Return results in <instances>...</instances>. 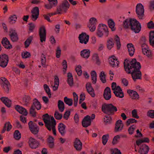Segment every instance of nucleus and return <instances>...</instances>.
Segmentation results:
<instances>
[{
  "label": "nucleus",
  "instance_id": "1",
  "mask_svg": "<svg viewBox=\"0 0 154 154\" xmlns=\"http://www.w3.org/2000/svg\"><path fill=\"white\" fill-rule=\"evenodd\" d=\"M124 64L125 71L128 73L131 74L132 79L134 81L137 79H141V72L139 70L141 65L139 62H137L135 58L131 61L126 59Z\"/></svg>",
  "mask_w": 154,
  "mask_h": 154
},
{
  "label": "nucleus",
  "instance_id": "2",
  "mask_svg": "<svg viewBox=\"0 0 154 154\" xmlns=\"http://www.w3.org/2000/svg\"><path fill=\"white\" fill-rule=\"evenodd\" d=\"M101 109L104 113L109 115H113L114 112L117 111L116 107L111 103L103 104Z\"/></svg>",
  "mask_w": 154,
  "mask_h": 154
},
{
  "label": "nucleus",
  "instance_id": "3",
  "mask_svg": "<svg viewBox=\"0 0 154 154\" xmlns=\"http://www.w3.org/2000/svg\"><path fill=\"white\" fill-rule=\"evenodd\" d=\"M69 6L70 5L67 0H64L57 8V14H61L66 13Z\"/></svg>",
  "mask_w": 154,
  "mask_h": 154
},
{
  "label": "nucleus",
  "instance_id": "4",
  "mask_svg": "<svg viewBox=\"0 0 154 154\" xmlns=\"http://www.w3.org/2000/svg\"><path fill=\"white\" fill-rule=\"evenodd\" d=\"M97 35L99 37H101L103 35L106 37L108 36L109 31L107 26L103 24H100L97 32Z\"/></svg>",
  "mask_w": 154,
  "mask_h": 154
},
{
  "label": "nucleus",
  "instance_id": "5",
  "mask_svg": "<svg viewBox=\"0 0 154 154\" xmlns=\"http://www.w3.org/2000/svg\"><path fill=\"white\" fill-rule=\"evenodd\" d=\"M131 29L135 33H139L141 30V26L139 21L136 19H133L130 21Z\"/></svg>",
  "mask_w": 154,
  "mask_h": 154
},
{
  "label": "nucleus",
  "instance_id": "6",
  "mask_svg": "<svg viewBox=\"0 0 154 154\" xmlns=\"http://www.w3.org/2000/svg\"><path fill=\"white\" fill-rule=\"evenodd\" d=\"M144 10L143 5L141 3L138 4L136 8V12L138 18L141 20L143 18Z\"/></svg>",
  "mask_w": 154,
  "mask_h": 154
},
{
  "label": "nucleus",
  "instance_id": "7",
  "mask_svg": "<svg viewBox=\"0 0 154 154\" xmlns=\"http://www.w3.org/2000/svg\"><path fill=\"white\" fill-rule=\"evenodd\" d=\"M9 61V57L6 54H2L0 55V66L2 68H5L8 64Z\"/></svg>",
  "mask_w": 154,
  "mask_h": 154
},
{
  "label": "nucleus",
  "instance_id": "8",
  "mask_svg": "<svg viewBox=\"0 0 154 154\" xmlns=\"http://www.w3.org/2000/svg\"><path fill=\"white\" fill-rule=\"evenodd\" d=\"M29 129L32 133L34 134H37L39 131V128L37 125L33 123L32 121H30L28 123Z\"/></svg>",
  "mask_w": 154,
  "mask_h": 154
},
{
  "label": "nucleus",
  "instance_id": "9",
  "mask_svg": "<svg viewBox=\"0 0 154 154\" xmlns=\"http://www.w3.org/2000/svg\"><path fill=\"white\" fill-rule=\"evenodd\" d=\"M78 38L80 43L86 44L89 41V36L85 32H82L79 35Z\"/></svg>",
  "mask_w": 154,
  "mask_h": 154
},
{
  "label": "nucleus",
  "instance_id": "10",
  "mask_svg": "<svg viewBox=\"0 0 154 154\" xmlns=\"http://www.w3.org/2000/svg\"><path fill=\"white\" fill-rule=\"evenodd\" d=\"M39 34L40 41L42 42H45L46 38V30L44 26H42L40 28Z\"/></svg>",
  "mask_w": 154,
  "mask_h": 154
},
{
  "label": "nucleus",
  "instance_id": "11",
  "mask_svg": "<svg viewBox=\"0 0 154 154\" xmlns=\"http://www.w3.org/2000/svg\"><path fill=\"white\" fill-rule=\"evenodd\" d=\"M149 150V146L145 144H143L139 146L138 152L139 154H147Z\"/></svg>",
  "mask_w": 154,
  "mask_h": 154
},
{
  "label": "nucleus",
  "instance_id": "12",
  "mask_svg": "<svg viewBox=\"0 0 154 154\" xmlns=\"http://www.w3.org/2000/svg\"><path fill=\"white\" fill-rule=\"evenodd\" d=\"M32 15L31 19L34 21H35L38 17L39 15V10L38 7L33 8L31 11Z\"/></svg>",
  "mask_w": 154,
  "mask_h": 154
},
{
  "label": "nucleus",
  "instance_id": "13",
  "mask_svg": "<svg viewBox=\"0 0 154 154\" xmlns=\"http://www.w3.org/2000/svg\"><path fill=\"white\" fill-rule=\"evenodd\" d=\"M42 118L45 123V125L47 129L51 131V128H49L50 125V117L47 113L44 115L42 116Z\"/></svg>",
  "mask_w": 154,
  "mask_h": 154
},
{
  "label": "nucleus",
  "instance_id": "14",
  "mask_svg": "<svg viewBox=\"0 0 154 154\" xmlns=\"http://www.w3.org/2000/svg\"><path fill=\"white\" fill-rule=\"evenodd\" d=\"M9 35L12 42H16L18 40V36L15 30L13 29H11L9 31Z\"/></svg>",
  "mask_w": 154,
  "mask_h": 154
},
{
  "label": "nucleus",
  "instance_id": "15",
  "mask_svg": "<svg viewBox=\"0 0 154 154\" xmlns=\"http://www.w3.org/2000/svg\"><path fill=\"white\" fill-rule=\"evenodd\" d=\"M29 143L30 147L33 149L37 148L39 145V142L32 137L29 138Z\"/></svg>",
  "mask_w": 154,
  "mask_h": 154
},
{
  "label": "nucleus",
  "instance_id": "16",
  "mask_svg": "<svg viewBox=\"0 0 154 154\" xmlns=\"http://www.w3.org/2000/svg\"><path fill=\"white\" fill-rule=\"evenodd\" d=\"M91 124V117L88 115L84 118L82 122V125L84 127H88Z\"/></svg>",
  "mask_w": 154,
  "mask_h": 154
},
{
  "label": "nucleus",
  "instance_id": "17",
  "mask_svg": "<svg viewBox=\"0 0 154 154\" xmlns=\"http://www.w3.org/2000/svg\"><path fill=\"white\" fill-rule=\"evenodd\" d=\"M123 127V124L122 121L121 120H118L115 124V131L118 132L121 131Z\"/></svg>",
  "mask_w": 154,
  "mask_h": 154
},
{
  "label": "nucleus",
  "instance_id": "18",
  "mask_svg": "<svg viewBox=\"0 0 154 154\" xmlns=\"http://www.w3.org/2000/svg\"><path fill=\"white\" fill-rule=\"evenodd\" d=\"M103 96L104 99L106 100H109L111 97V90L109 87H106L105 89Z\"/></svg>",
  "mask_w": 154,
  "mask_h": 154
},
{
  "label": "nucleus",
  "instance_id": "19",
  "mask_svg": "<svg viewBox=\"0 0 154 154\" xmlns=\"http://www.w3.org/2000/svg\"><path fill=\"white\" fill-rule=\"evenodd\" d=\"M109 63L110 65L113 67L118 66L119 63V61H117V58L114 56H112L110 57Z\"/></svg>",
  "mask_w": 154,
  "mask_h": 154
},
{
  "label": "nucleus",
  "instance_id": "20",
  "mask_svg": "<svg viewBox=\"0 0 154 154\" xmlns=\"http://www.w3.org/2000/svg\"><path fill=\"white\" fill-rule=\"evenodd\" d=\"M2 43L5 48L7 49H10L12 48L11 45L7 38L6 37L4 38L2 41Z\"/></svg>",
  "mask_w": 154,
  "mask_h": 154
},
{
  "label": "nucleus",
  "instance_id": "21",
  "mask_svg": "<svg viewBox=\"0 0 154 154\" xmlns=\"http://www.w3.org/2000/svg\"><path fill=\"white\" fill-rule=\"evenodd\" d=\"M86 88L87 91L88 93L92 97H94L95 96L94 93V90L90 83H88L86 84Z\"/></svg>",
  "mask_w": 154,
  "mask_h": 154
},
{
  "label": "nucleus",
  "instance_id": "22",
  "mask_svg": "<svg viewBox=\"0 0 154 154\" xmlns=\"http://www.w3.org/2000/svg\"><path fill=\"white\" fill-rule=\"evenodd\" d=\"M15 108L20 113L23 114L24 116L27 115L28 112L25 108L19 105L16 106Z\"/></svg>",
  "mask_w": 154,
  "mask_h": 154
},
{
  "label": "nucleus",
  "instance_id": "23",
  "mask_svg": "<svg viewBox=\"0 0 154 154\" xmlns=\"http://www.w3.org/2000/svg\"><path fill=\"white\" fill-rule=\"evenodd\" d=\"M65 128L66 126L63 123H60L59 124L58 126V129L59 132L62 136H64L66 133Z\"/></svg>",
  "mask_w": 154,
  "mask_h": 154
},
{
  "label": "nucleus",
  "instance_id": "24",
  "mask_svg": "<svg viewBox=\"0 0 154 154\" xmlns=\"http://www.w3.org/2000/svg\"><path fill=\"white\" fill-rule=\"evenodd\" d=\"M54 139L50 135L48 136L47 138V143L48 147L51 149H53L54 147Z\"/></svg>",
  "mask_w": 154,
  "mask_h": 154
},
{
  "label": "nucleus",
  "instance_id": "25",
  "mask_svg": "<svg viewBox=\"0 0 154 154\" xmlns=\"http://www.w3.org/2000/svg\"><path fill=\"white\" fill-rule=\"evenodd\" d=\"M127 92L132 99H138L139 98V95L136 91L131 90H128Z\"/></svg>",
  "mask_w": 154,
  "mask_h": 154
},
{
  "label": "nucleus",
  "instance_id": "26",
  "mask_svg": "<svg viewBox=\"0 0 154 154\" xmlns=\"http://www.w3.org/2000/svg\"><path fill=\"white\" fill-rule=\"evenodd\" d=\"M82 143L79 140L76 138L74 142V146L76 150L78 151H80L82 148Z\"/></svg>",
  "mask_w": 154,
  "mask_h": 154
},
{
  "label": "nucleus",
  "instance_id": "27",
  "mask_svg": "<svg viewBox=\"0 0 154 154\" xmlns=\"http://www.w3.org/2000/svg\"><path fill=\"white\" fill-rule=\"evenodd\" d=\"M127 46L129 55L131 57L134 54L135 51L134 45L132 43H128L127 44Z\"/></svg>",
  "mask_w": 154,
  "mask_h": 154
},
{
  "label": "nucleus",
  "instance_id": "28",
  "mask_svg": "<svg viewBox=\"0 0 154 154\" xmlns=\"http://www.w3.org/2000/svg\"><path fill=\"white\" fill-rule=\"evenodd\" d=\"M8 107L11 106V101L8 98L5 97H2L0 99Z\"/></svg>",
  "mask_w": 154,
  "mask_h": 154
},
{
  "label": "nucleus",
  "instance_id": "29",
  "mask_svg": "<svg viewBox=\"0 0 154 154\" xmlns=\"http://www.w3.org/2000/svg\"><path fill=\"white\" fill-rule=\"evenodd\" d=\"M90 51L88 49H84L81 51V56L84 58H88L90 55Z\"/></svg>",
  "mask_w": 154,
  "mask_h": 154
},
{
  "label": "nucleus",
  "instance_id": "30",
  "mask_svg": "<svg viewBox=\"0 0 154 154\" xmlns=\"http://www.w3.org/2000/svg\"><path fill=\"white\" fill-rule=\"evenodd\" d=\"M149 42L150 45L154 47V31H151L150 32Z\"/></svg>",
  "mask_w": 154,
  "mask_h": 154
},
{
  "label": "nucleus",
  "instance_id": "31",
  "mask_svg": "<svg viewBox=\"0 0 154 154\" xmlns=\"http://www.w3.org/2000/svg\"><path fill=\"white\" fill-rule=\"evenodd\" d=\"M113 93L116 97L119 98H122L124 96L123 93L121 88L120 90H117L116 91H113Z\"/></svg>",
  "mask_w": 154,
  "mask_h": 154
},
{
  "label": "nucleus",
  "instance_id": "32",
  "mask_svg": "<svg viewBox=\"0 0 154 154\" xmlns=\"http://www.w3.org/2000/svg\"><path fill=\"white\" fill-rule=\"evenodd\" d=\"M67 82L70 87H72L73 85V81L72 73L70 72L68 73L67 74Z\"/></svg>",
  "mask_w": 154,
  "mask_h": 154
},
{
  "label": "nucleus",
  "instance_id": "33",
  "mask_svg": "<svg viewBox=\"0 0 154 154\" xmlns=\"http://www.w3.org/2000/svg\"><path fill=\"white\" fill-rule=\"evenodd\" d=\"M58 107L59 111L62 112L65 108L64 104L63 102L61 100H59L58 103Z\"/></svg>",
  "mask_w": 154,
  "mask_h": 154
},
{
  "label": "nucleus",
  "instance_id": "34",
  "mask_svg": "<svg viewBox=\"0 0 154 154\" xmlns=\"http://www.w3.org/2000/svg\"><path fill=\"white\" fill-rule=\"evenodd\" d=\"M54 83V86L53 87V90L55 91L57 89L59 83V78L57 76L55 77Z\"/></svg>",
  "mask_w": 154,
  "mask_h": 154
},
{
  "label": "nucleus",
  "instance_id": "35",
  "mask_svg": "<svg viewBox=\"0 0 154 154\" xmlns=\"http://www.w3.org/2000/svg\"><path fill=\"white\" fill-rule=\"evenodd\" d=\"M32 105H33V107H35L38 110L40 109L41 108V106L40 103L36 99H34L33 104Z\"/></svg>",
  "mask_w": 154,
  "mask_h": 154
},
{
  "label": "nucleus",
  "instance_id": "36",
  "mask_svg": "<svg viewBox=\"0 0 154 154\" xmlns=\"http://www.w3.org/2000/svg\"><path fill=\"white\" fill-rule=\"evenodd\" d=\"M131 20H133V19L130 18L129 20L126 19L123 22V26L125 29H127L131 27L130 24V21Z\"/></svg>",
  "mask_w": 154,
  "mask_h": 154
},
{
  "label": "nucleus",
  "instance_id": "37",
  "mask_svg": "<svg viewBox=\"0 0 154 154\" xmlns=\"http://www.w3.org/2000/svg\"><path fill=\"white\" fill-rule=\"evenodd\" d=\"M56 14H57V12L49 13L46 14L44 15L43 16L45 20H47L49 22H51L52 21L50 20L49 17Z\"/></svg>",
  "mask_w": 154,
  "mask_h": 154
},
{
  "label": "nucleus",
  "instance_id": "38",
  "mask_svg": "<svg viewBox=\"0 0 154 154\" xmlns=\"http://www.w3.org/2000/svg\"><path fill=\"white\" fill-rule=\"evenodd\" d=\"M109 27L111 29L112 31H114L116 29L115 27V23L112 19H109L108 21Z\"/></svg>",
  "mask_w": 154,
  "mask_h": 154
},
{
  "label": "nucleus",
  "instance_id": "39",
  "mask_svg": "<svg viewBox=\"0 0 154 154\" xmlns=\"http://www.w3.org/2000/svg\"><path fill=\"white\" fill-rule=\"evenodd\" d=\"M91 79L93 84H96L97 81V74L95 71H92L91 72Z\"/></svg>",
  "mask_w": 154,
  "mask_h": 154
},
{
  "label": "nucleus",
  "instance_id": "40",
  "mask_svg": "<svg viewBox=\"0 0 154 154\" xmlns=\"http://www.w3.org/2000/svg\"><path fill=\"white\" fill-rule=\"evenodd\" d=\"M64 101L65 103L69 106H71L72 105L73 100L72 99L69 98L65 97L64 98Z\"/></svg>",
  "mask_w": 154,
  "mask_h": 154
},
{
  "label": "nucleus",
  "instance_id": "41",
  "mask_svg": "<svg viewBox=\"0 0 154 154\" xmlns=\"http://www.w3.org/2000/svg\"><path fill=\"white\" fill-rule=\"evenodd\" d=\"M113 39L112 38H110L109 39L107 42V48L109 50L113 47L114 43L112 42Z\"/></svg>",
  "mask_w": 154,
  "mask_h": 154
},
{
  "label": "nucleus",
  "instance_id": "42",
  "mask_svg": "<svg viewBox=\"0 0 154 154\" xmlns=\"http://www.w3.org/2000/svg\"><path fill=\"white\" fill-rule=\"evenodd\" d=\"M33 39V36H30L24 42L25 47L27 48L28 47L31 43Z\"/></svg>",
  "mask_w": 154,
  "mask_h": 154
},
{
  "label": "nucleus",
  "instance_id": "43",
  "mask_svg": "<svg viewBox=\"0 0 154 154\" xmlns=\"http://www.w3.org/2000/svg\"><path fill=\"white\" fill-rule=\"evenodd\" d=\"M100 80L103 83H104L106 82V75L104 72L102 71L100 72Z\"/></svg>",
  "mask_w": 154,
  "mask_h": 154
},
{
  "label": "nucleus",
  "instance_id": "44",
  "mask_svg": "<svg viewBox=\"0 0 154 154\" xmlns=\"http://www.w3.org/2000/svg\"><path fill=\"white\" fill-rule=\"evenodd\" d=\"M14 137L16 140H19L20 139L21 137V134L18 130H17L14 131Z\"/></svg>",
  "mask_w": 154,
  "mask_h": 154
},
{
  "label": "nucleus",
  "instance_id": "45",
  "mask_svg": "<svg viewBox=\"0 0 154 154\" xmlns=\"http://www.w3.org/2000/svg\"><path fill=\"white\" fill-rule=\"evenodd\" d=\"M2 86L5 92L8 93L9 90V87L10 85L9 83L6 84H2Z\"/></svg>",
  "mask_w": 154,
  "mask_h": 154
},
{
  "label": "nucleus",
  "instance_id": "46",
  "mask_svg": "<svg viewBox=\"0 0 154 154\" xmlns=\"http://www.w3.org/2000/svg\"><path fill=\"white\" fill-rule=\"evenodd\" d=\"M109 137V135L107 134L105 135H103L102 137V143L104 145L106 144L107 142Z\"/></svg>",
  "mask_w": 154,
  "mask_h": 154
},
{
  "label": "nucleus",
  "instance_id": "47",
  "mask_svg": "<svg viewBox=\"0 0 154 154\" xmlns=\"http://www.w3.org/2000/svg\"><path fill=\"white\" fill-rule=\"evenodd\" d=\"M17 17L16 15H13L11 16L9 18V23H14L17 19Z\"/></svg>",
  "mask_w": 154,
  "mask_h": 154
},
{
  "label": "nucleus",
  "instance_id": "48",
  "mask_svg": "<svg viewBox=\"0 0 154 154\" xmlns=\"http://www.w3.org/2000/svg\"><path fill=\"white\" fill-rule=\"evenodd\" d=\"M115 40L116 42L117 48L118 49H119L121 47V44L119 38L117 35L116 36Z\"/></svg>",
  "mask_w": 154,
  "mask_h": 154
},
{
  "label": "nucleus",
  "instance_id": "49",
  "mask_svg": "<svg viewBox=\"0 0 154 154\" xmlns=\"http://www.w3.org/2000/svg\"><path fill=\"white\" fill-rule=\"evenodd\" d=\"M73 94L74 97V105L75 107H76L77 105L78 97L77 95L75 92L73 93Z\"/></svg>",
  "mask_w": 154,
  "mask_h": 154
},
{
  "label": "nucleus",
  "instance_id": "50",
  "mask_svg": "<svg viewBox=\"0 0 154 154\" xmlns=\"http://www.w3.org/2000/svg\"><path fill=\"white\" fill-rule=\"evenodd\" d=\"M44 89L46 92L48 94L49 98H51V94L50 90L48 85L46 84H45L44 85Z\"/></svg>",
  "mask_w": 154,
  "mask_h": 154
},
{
  "label": "nucleus",
  "instance_id": "51",
  "mask_svg": "<svg viewBox=\"0 0 154 154\" xmlns=\"http://www.w3.org/2000/svg\"><path fill=\"white\" fill-rule=\"evenodd\" d=\"M46 59L45 55L42 54L41 56V63L42 65L44 66L46 64Z\"/></svg>",
  "mask_w": 154,
  "mask_h": 154
},
{
  "label": "nucleus",
  "instance_id": "52",
  "mask_svg": "<svg viewBox=\"0 0 154 154\" xmlns=\"http://www.w3.org/2000/svg\"><path fill=\"white\" fill-rule=\"evenodd\" d=\"M111 154H122L120 150L117 148L112 149H110Z\"/></svg>",
  "mask_w": 154,
  "mask_h": 154
},
{
  "label": "nucleus",
  "instance_id": "53",
  "mask_svg": "<svg viewBox=\"0 0 154 154\" xmlns=\"http://www.w3.org/2000/svg\"><path fill=\"white\" fill-rule=\"evenodd\" d=\"M111 87L112 90L114 91H116L117 90H120L121 88L119 86H117L116 83L115 82L112 83Z\"/></svg>",
  "mask_w": 154,
  "mask_h": 154
},
{
  "label": "nucleus",
  "instance_id": "54",
  "mask_svg": "<svg viewBox=\"0 0 154 154\" xmlns=\"http://www.w3.org/2000/svg\"><path fill=\"white\" fill-rule=\"evenodd\" d=\"M54 116L55 119L57 120L61 119L63 117L62 114L60 113L58 111H56L54 114Z\"/></svg>",
  "mask_w": 154,
  "mask_h": 154
},
{
  "label": "nucleus",
  "instance_id": "55",
  "mask_svg": "<svg viewBox=\"0 0 154 154\" xmlns=\"http://www.w3.org/2000/svg\"><path fill=\"white\" fill-rule=\"evenodd\" d=\"M104 122L105 124H108L111 123L112 118L110 116H105V118L103 119Z\"/></svg>",
  "mask_w": 154,
  "mask_h": 154
},
{
  "label": "nucleus",
  "instance_id": "56",
  "mask_svg": "<svg viewBox=\"0 0 154 154\" xmlns=\"http://www.w3.org/2000/svg\"><path fill=\"white\" fill-rule=\"evenodd\" d=\"M35 108L33 105H32L29 111L30 114L33 117H35L36 116V112L35 110Z\"/></svg>",
  "mask_w": 154,
  "mask_h": 154
},
{
  "label": "nucleus",
  "instance_id": "57",
  "mask_svg": "<svg viewBox=\"0 0 154 154\" xmlns=\"http://www.w3.org/2000/svg\"><path fill=\"white\" fill-rule=\"evenodd\" d=\"M30 100L31 98L29 96H26L24 97L23 98V102L24 104L27 105Z\"/></svg>",
  "mask_w": 154,
  "mask_h": 154
},
{
  "label": "nucleus",
  "instance_id": "58",
  "mask_svg": "<svg viewBox=\"0 0 154 154\" xmlns=\"http://www.w3.org/2000/svg\"><path fill=\"white\" fill-rule=\"evenodd\" d=\"M137 120L133 118H130L128 119L126 121V124L127 126H129L131 124L134 123H136Z\"/></svg>",
  "mask_w": 154,
  "mask_h": 154
},
{
  "label": "nucleus",
  "instance_id": "59",
  "mask_svg": "<svg viewBox=\"0 0 154 154\" xmlns=\"http://www.w3.org/2000/svg\"><path fill=\"white\" fill-rule=\"evenodd\" d=\"M97 22V19L94 17L91 18L89 20V23H88L89 24L94 25H96Z\"/></svg>",
  "mask_w": 154,
  "mask_h": 154
},
{
  "label": "nucleus",
  "instance_id": "60",
  "mask_svg": "<svg viewBox=\"0 0 154 154\" xmlns=\"http://www.w3.org/2000/svg\"><path fill=\"white\" fill-rule=\"evenodd\" d=\"M81 66L80 65H79L75 69L76 71L79 76H81L82 75V71L81 69Z\"/></svg>",
  "mask_w": 154,
  "mask_h": 154
},
{
  "label": "nucleus",
  "instance_id": "61",
  "mask_svg": "<svg viewBox=\"0 0 154 154\" xmlns=\"http://www.w3.org/2000/svg\"><path fill=\"white\" fill-rule=\"evenodd\" d=\"M50 119V125L49 128H51V126H53L54 127V126H55L56 125V121L53 116H51Z\"/></svg>",
  "mask_w": 154,
  "mask_h": 154
},
{
  "label": "nucleus",
  "instance_id": "62",
  "mask_svg": "<svg viewBox=\"0 0 154 154\" xmlns=\"http://www.w3.org/2000/svg\"><path fill=\"white\" fill-rule=\"evenodd\" d=\"M136 129V127L134 125H132L130 126L128 129V131L129 134H132L133 133L134 130Z\"/></svg>",
  "mask_w": 154,
  "mask_h": 154
},
{
  "label": "nucleus",
  "instance_id": "63",
  "mask_svg": "<svg viewBox=\"0 0 154 154\" xmlns=\"http://www.w3.org/2000/svg\"><path fill=\"white\" fill-rule=\"evenodd\" d=\"M62 65L63 66V72L65 74L66 73V69L67 68V62L65 60H63L62 63Z\"/></svg>",
  "mask_w": 154,
  "mask_h": 154
},
{
  "label": "nucleus",
  "instance_id": "64",
  "mask_svg": "<svg viewBox=\"0 0 154 154\" xmlns=\"http://www.w3.org/2000/svg\"><path fill=\"white\" fill-rule=\"evenodd\" d=\"M147 116L152 118H154V110H150L148 112Z\"/></svg>",
  "mask_w": 154,
  "mask_h": 154
}]
</instances>
